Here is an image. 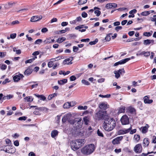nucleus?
Masks as SVG:
<instances>
[{
	"mask_svg": "<svg viewBox=\"0 0 156 156\" xmlns=\"http://www.w3.org/2000/svg\"><path fill=\"white\" fill-rule=\"evenodd\" d=\"M77 144L80 147L83 145L85 143V140L84 139H80L76 140Z\"/></svg>",
	"mask_w": 156,
	"mask_h": 156,
	"instance_id": "f3484780",
	"label": "nucleus"
},
{
	"mask_svg": "<svg viewBox=\"0 0 156 156\" xmlns=\"http://www.w3.org/2000/svg\"><path fill=\"white\" fill-rule=\"evenodd\" d=\"M24 99L28 102H31L33 101V98L31 96L27 97Z\"/></svg>",
	"mask_w": 156,
	"mask_h": 156,
	"instance_id": "2f4dec72",
	"label": "nucleus"
},
{
	"mask_svg": "<svg viewBox=\"0 0 156 156\" xmlns=\"http://www.w3.org/2000/svg\"><path fill=\"white\" fill-rule=\"evenodd\" d=\"M32 72V70L30 68H27L24 72V74L25 75H29Z\"/></svg>",
	"mask_w": 156,
	"mask_h": 156,
	"instance_id": "412c9836",
	"label": "nucleus"
},
{
	"mask_svg": "<svg viewBox=\"0 0 156 156\" xmlns=\"http://www.w3.org/2000/svg\"><path fill=\"white\" fill-rule=\"evenodd\" d=\"M79 50V48L78 47L74 46L73 47V51L74 52H76L77 51Z\"/></svg>",
	"mask_w": 156,
	"mask_h": 156,
	"instance_id": "680f3d73",
	"label": "nucleus"
},
{
	"mask_svg": "<svg viewBox=\"0 0 156 156\" xmlns=\"http://www.w3.org/2000/svg\"><path fill=\"white\" fill-rule=\"evenodd\" d=\"M42 42V40L41 39H38L36 40L35 42V44H39L41 43Z\"/></svg>",
	"mask_w": 156,
	"mask_h": 156,
	"instance_id": "de8ad7c7",
	"label": "nucleus"
},
{
	"mask_svg": "<svg viewBox=\"0 0 156 156\" xmlns=\"http://www.w3.org/2000/svg\"><path fill=\"white\" fill-rule=\"evenodd\" d=\"M125 108V107H122L119 108V112L122 113L124 112Z\"/></svg>",
	"mask_w": 156,
	"mask_h": 156,
	"instance_id": "c03bdc74",
	"label": "nucleus"
},
{
	"mask_svg": "<svg viewBox=\"0 0 156 156\" xmlns=\"http://www.w3.org/2000/svg\"><path fill=\"white\" fill-rule=\"evenodd\" d=\"M149 139L148 138H145L144 139L143 142L144 146L146 147L148 146L149 144Z\"/></svg>",
	"mask_w": 156,
	"mask_h": 156,
	"instance_id": "5701e85b",
	"label": "nucleus"
},
{
	"mask_svg": "<svg viewBox=\"0 0 156 156\" xmlns=\"http://www.w3.org/2000/svg\"><path fill=\"white\" fill-rule=\"evenodd\" d=\"M73 59V57H71L69 58L66 59L63 61V64L64 65L72 64V62H71Z\"/></svg>",
	"mask_w": 156,
	"mask_h": 156,
	"instance_id": "9d476101",
	"label": "nucleus"
},
{
	"mask_svg": "<svg viewBox=\"0 0 156 156\" xmlns=\"http://www.w3.org/2000/svg\"><path fill=\"white\" fill-rule=\"evenodd\" d=\"M23 77L24 76L23 74L17 73L15 76H13V79L14 82H17Z\"/></svg>",
	"mask_w": 156,
	"mask_h": 156,
	"instance_id": "0eeeda50",
	"label": "nucleus"
},
{
	"mask_svg": "<svg viewBox=\"0 0 156 156\" xmlns=\"http://www.w3.org/2000/svg\"><path fill=\"white\" fill-rule=\"evenodd\" d=\"M94 13L96 14L97 16H98L101 14V12L98 10H96L94 11Z\"/></svg>",
	"mask_w": 156,
	"mask_h": 156,
	"instance_id": "4d7b16f0",
	"label": "nucleus"
},
{
	"mask_svg": "<svg viewBox=\"0 0 156 156\" xmlns=\"http://www.w3.org/2000/svg\"><path fill=\"white\" fill-rule=\"evenodd\" d=\"M112 35V33H109L107 35L105 38V39L106 41H109L111 40L110 36Z\"/></svg>",
	"mask_w": 156,
	"mask_h": 156,
	"instance_id": "58836bf2",
	"label": "nucleus"
},
{
	"mask_svg": "<svg viewBox=\"0 0 156 156\" xmlns=\"http://www.w3.org/2000/svg\"><path fill=\"white\" fill-rule=\"evenodd\" d=\"M7 146H8V145H4L1 147H0V150L4 151L5 152L8 153H11L12 152L10 151L9 150L6 148Z\"/></svg>",
	"mask_w": 156,
	"mask_h": 156,
	"instance_id": "6ab92c4d",
	"label": "nucleus"
},
{
	"mask_svg": "<svg viewBox=\"0 0 156 156\" xmlns=\"http://www.w3.org/2000/svg\"><path fill=\"white\" fill-rule=\"evenodd\" d=\"M123 151L126 152H131V151L130 150L128 147H125L123 149Z\"/></svg>",
	"mask_w": 156,
	"mask_h": 156,
	"instance_id": "864d4df0",
	"label": "nucleus"
},
{
	"mask_svg": "<svg viewBox=\"0 0 156 156\" xmlns=\"http://www.w3.org/2000/svg\"><path fill=\"white\" fill-rule=\"evenodd\" d=\"M115 126V122L112 118L109 116L104 120L103 124L104 129L108 131L113 130Z\"/></svg>",
	"mask_w": 156,
	"mask_h": 156,
	"instance_id": "f257e3e1",
	"label": "nucleus"
},
{
	"mask_svg": "<svg viewBox=\"0 0 156 156\" xmlns=\"http://www.w3.org/2000/svg\"><path fill=\"white\" fill-rule=\"evenodd\" d=\"M109 116L106 111L99 110L94 114V117L96 120H99L104 119L105 120Z\"/></svg>",
	"mask_w": 156,
	"mask_h": 156,
	"instance_id": "7ed1b4c3",
	"label": "nucleus"
},
{
	"mask_svg": "<svg viewBox=\"0 0 156 156\" xmlns=\"http://www.w3.org/2000/svg\"><path fill=\"white\" fill-rule=\"evenodd\" d=\"M57 95V94L54 93L51 94H50L49 95V96L48 97V100H51L55 96H56Z\"/></svg>",
	"mask_w": 156,
	"mask_h": 156,
	"instance_id": "e433bc0d",
	"label": "nucleus"
},
{
	"mask_svg": "<svg viewBox=\"0 0 156 156\" xmlns=\"http://www.w3.org/2000/svg\"><path fill=\"white\" fill-rule=\"evenodd\" d=\"M132 128V126H131L128 129H123V130L124 131V132L125 133V134L129 133L130 131L131 130Z\"/></svg>",
	"mask_w": 156,
	"mask_h": 156,
	"instance_id": "ea45409f",
	"label": "nucleus"
},
{
	"mask_svg": "<svg viewBox=\"0 0 156 156\" xmlns=\"http://www.w3.org/2000/svg\"><path fill=\"white\" fill-rule=\"evenodd\" d=\"M149 12L148 11H145L142 12L141 13V14L143 16H147L150 14Z\"/></svg>",
	"mask_w": 156,
	"mask_h": 156,
	"instance_id": "37998d69",
	"label": "nucleus"
},
{
	"mask_svg": "<svg viewBox=\"0 0 156 156\" xmlns=\"http://www.w3.org/2000/svg\"><path fill=\"white\" fill-rule=\"evenodd\" d=\"M149 98V96H146L144 97V100L145 103L150 104L153 102V100L152 99H150Z\"/></svg>",
	"mask_w": 156,
	"mask_h": 156,
	"instance_id": "4468645a",
	"label": "nucleus"
},
{
	"mask_svg": "<svg viewBox=\"0 0 156 156\" xmlns=\"http://www.w3.org/2000/svg\"><path fill=\"white\" fill-rule=\"evenodd\" d=\"M7 66L4 64H0V68L2 70H5L7 68Z\"/></svg>",
	"mask_w": 156,
	"mask_h": 156,
	"instance_id": "f704fd0d",
	"label": "nucleus"
},
{
	"mask_svg": "<svg viewBox=\"0 0 156 156\" xmlns=\"http://www.w3.org/2000/svg\"><path fill=\"white\" fill-rule=\"evenodd\" d=\"M130 60V58H125L123 59H122V60H120V61L118 62H119V65H121L125 64L127 62H128Z\"/></svg>",
	"mask_w": 156,
	"mask_h": 156,
	"instance_id": "aec40b11",
	"label": "nucleus"
},
{
	"mask_svg": "<svg viewBox=\"0 0 156 156\" xmlns=\"http://www.w3.org/2000/svg\"><path fill=\"white\" fill-rule=\"evenodd\" d=\"M105 7L108 9L112 8V3H108L106 5Z\"/></svg>",
	"mask_w": 156,
	"mask_h": 156,
	"instance_id": "a18cd8bd",
	"label": "nucleus"
},
{
	"mask_svg": "<svg viewBox=\"0 0 156 156\" xmlns=\"http://www.w3.org/2000/svg\"><path fill=\"white\" fill-rule=\"evenodd\" d=\"M153 152H148L147 154H145L144 153H142L141 154H140L139 155H135V156H146L148 154H149L152 153Z\"/></svg>",
	"mask_w": 156,
	"mask_h": 156,
	"instance_id": "603ef678",
	"label": "nucleus"
},
{
	"mask_svg": "<svg viewBox=\"0 0 156 156\" xmlns=\"http://www.w3.org/2000/svg\"><path fill=\"white\" fill-rule=\"evenodd\" d=\"M128 110L131 113H133L135 111V109L131 107H129L128 108Z\"/></svg>",
	"mask_w": 156,
	"mask_h": 156,
	"instance_id": "4c0bfd02",
	"label": "nucleus"
},
{
	"mask_svg": "<svg viewBox=\"0 0 156 156\" xmlns=\"http://www.w3.org/2000/svg\"><path fill=\"white\" fill-rule=\"evenodd\" d=\"M143 44L145 45H149L151 44L153 45L154 44V40H153L147 39L144 41Z\"/></svg>",
	"mask_w": 156,
	"mask_h": 156,
	"instance_id": "ddd939ff",
	"label": "nucleus"
},
{
	"mask_svg": "<svg viewBox=\"0 0 156 156\" xmlns=\"http://www.w3.org/2000/svg\"><path fill=\"white\" fill-rule=\"evenodd\" d=\"M66 39V38L65 37H62L61 38H58L57 40V42L59 43H62L63 41H65Z\"/></svg>",
	"mask_w": 156,
	"mask_h": 156,
	"instance_id": "7c9ffc66",
	"label": "nucleus"
},
{
	"mask_svg": "<svg viewBox=\"0 0 156 156\" xmlns=\"http://www.w3.org/2000/svg\"><path fill=\"white\" fill-rule=\"evenodd\" d=\"M48 31V29L46 28H44L41 29V31L43 33H45Z\"/></svg>",
	"mask_w": 156,
	"mask_h": 156,
	"instance_id": "774afa93",
	"label": "nucleus"
},
{
	"mask_svg": "<svg viewBox=\"0 0 156 156\" xmlns=\"http://www.w3.org/2000/svg\"><path fill=\"white\" fill-rule=\"evenodd\" d=\"M58 132L56 130H54L52 131L51 133V136L52 138L55 137L58 134Z\"/></svg>",
	"mask_w": 156,
	"mask_h": 156,
	"instance_id": "b1692460",
	"label": "nucleus"
},
{
	"mask_svg": "<svg viewBox=\"0 0 156 156\" xmlns=\"http://www.w3.org/2000/svg\"><path fill=\"white\" fill-rule=\"evenodd\" d=\"M40 100L44 101L46 100V97L43 94L40 95Z\"/></svg>",
	"mask_w": 156,
	"mask_h": 156,
	"instance_id": "0e129e2a",
	"label": "nucleus"
},
{
	"mask_svg": "<svg viewBox=\"0 0 156 156\" xmlns=\"http://www.w3.org/2000/svg\"><path fill=\"white\" fill-rule=\"evenodd\" d=\"M10 82V80H9V79L8 78L6 79L4 81H3L2 83L3 84H5L7 83H9Z\"/></svg>",
	"mask_w": 156,
	"mask_h": 156,
	"instance_id": "bf43d9fd",
	"label": "nucleus"
},
{
	"mask_svg": "<svg viewBox=\"0 0 156 156\" xmlns=\"http://www.w3.org/2000/svg\"><path fill=\"white\" fill-rule=\"evenodd\" d=\"M82 83L84 84L85 85H89L90 84V83L89 82L86 80H83L81 81Z\"/></svg>",
	"mask_w": 156,
	"mask_h": 156,
	"instance_id": "a19ab883",
	"label": "nucleus"
},
{
	"mask_svg": "<svg viewBox=\"0 0 156 156\" xmlns=\"http://www.w3.org/2000/svg\"><path fill=\"white\" fill-rule=\"evenodd\" d=\"M83 120L85 124L86 125H87L90 121V118L88 116H85L83 118Z\"/></svg>",
	"mask_w": 156,
	"mask_h": 156,
	"instance_id": "393cba45",
	"label": "nucleus"
},
{
	"mask_svg": "<svg viewBox=\"0 0 156 156\" xmlns=\"http://www.w3.org/2000/svg\"><path fill=\"white\" fill-rule=\"evenodd\" d=\"M76 79V77L74 76H72L70 77V80L71 81H73Z\"/></svg>",
	"mask_w": 156,
	"mask_h": 156,
	"instance_id": "052dcab7",
	"label": "nucleus"
},
{
	"mask_svg": "<svg viewBox=\"0 0 156 156\" xmlns=\"http://www.w3.org/2000/svg\"><path fill=\"white\" fill-rule=\"evenodd\" d=\"M76 123L78 124V125L76 126L77 129H79L80 127L82 124V119L81 118H76L74 120H71L70 123L71 124H74V123Z\"/></svg>",
	"mask_w": 156,
	"mask_h": 156,
	"instance_id": "20e7f679",
	"label": "nucleus"
},
{
	"mask_svg": "<svg viewBox=\"0 0 156 156\" xmlns=\"http://www.w3.org/2000/svg\"><path fill=\"white\" fill-rule=\"evenodd\" d=\"M87 106H79L78 107V108L80 110H85L87 109Z\"/></svg>",
	"mask_w": 156,
	"mask_h": 156,
	"instance_id": "72a5a7b5",
	"label": "nucleus"
},
{
	"mask_svg": "<svg viewBox=\"0 0 156 156\" xmlns=\"http://www.w3.org/2000/svg\"><path fill=\"white\" fill-rule=\"evenodd\" d=\"M118 133L119 135L124 134H125V133L124 132V131L123 129H120Z\"/></svg>",
	"mask_w": 156,
	"mask_h": 156,
	"instance_id": "69168bd1",
	"label": "nucleus"
},
{
	"mask_svg": "<svg viewBox=\"0 0 156 156\" xmlns=\"http://www.w3.org/2000/svg\"><path fill=\"white\" fill-rule=\"evenodd\" d=\"M142 147L141 144H136L134 148L133 151L137 154H140L142 151Z\"/></svg>",
	"mask_w": 156,
	"mask_h": 156,
	"instance_id": "423d86ee",
	"label": "nucleus"
},
{
	"mask_svg": "<svg viewBox=\"0 0 156 156\" xmlns=\"http://www.w3.org/2000/svg\"><path fill=\"white\" fill-rule=\"evenodd\" d=\"M27 117L22 116L19 117L18 118V120H25L27 119Z\"/></svg>",
	"mask_w": 156,
	"mask_h": 156,
	"instance_id": "6e6d98bb",
	"label": "nucleus"
},
{
	"mask_svg": "<svg viewBox=\"0 0 156 156\" xmlns=\"http://www.w3.org/2000/svg\"><path fill=\"white\" fill-rule=\"evenodd\" d=\"M55 40L54 39H51V38H46L44 41V42L45 44L52 43L54 42Z\"/></svg>",
	"mask_w": 156,
	"mask_h": 156,
	"instance_id": "a211bd4d",
	"label": "nucleus"
},
{
	"mask_svg": "<svg viewBox=\"0 0 156 156\" xmlns=\"http://www.w3.org/2000/svg\"><path fill=\"white\" fill-rule=\"evenodd\" d=\"M122 125H126L129 124V119L128 116L126 115H123L120 119Z\"/></svg>",
	"mask_w": 156,
	"mask_h": 156,
	"instance_id": "39448f33",
	"label": "nucleus"
},
{
	"mask_svg": "<svg viewBox=\"0 0 156 156\" xmlns=\"http://www.w3.org/2000/svg\"><path fill=\"white\" fill-rule=\"evenodd\" d=\"M36 58H37V56H35L34 58H33L30 59H28V60L26 61L25 62V63L26 64L28 63H30L32 62H33Z\"/></svg>",
	"mask_w": 156,
	"mask_h": 156,
	"instance_id": "c9c22d12",
	"label": "nucleus"
},
{
	"mask_svg": "<svg viewBox=\"0 0 156 156\" xmlns=\"http://www.w3.org/2000/svg\"><path fill=\"white\" fill-rule=\"evenodd\" d=\"M134 140L136 142H138L140 139V136L138 134H135L133 137Z\"/></svg>",
	"mask_w": 156,
	"mask_h": 156,
	"instance_id": "c756f323",
	"label": "nucleus"
},
{
	"mask_svg": "<svg viewBox=\"0 0 156 156\" xmlns=\"http://www.w3.org/2000/svg\"><path fill=\"white\" fill-rule=\"evenodd\" d=\"M97 134L99 136H101V137H103V133L100 131L99 129H98L97 131Z\"/></svg>",
	"mask_w": 156,
	"mask_h": 156,
	"instance_id": "8fccbe9b",
	"label": "nucleus"
},
{
	"mask_svg": "<svg viewBox=\"0 0 156 156\" xmlns=\"http://www.w3.org/2000/svg\"><path fill=\"white\" fill-rule=\"evenodd\" d=\"M20 23V22L18 20H15L14 21H12L11 23V25H13L17 24H19Z\"/></svg>",
	"mask_w": 156,
	"mask_h": 156,
	"instance_id": "3c124183",
	"label": "nucleus"
},
{
	"mask_svg": "<svg viewBox=\"0 0 156 156\" xmlns=\"http://www.w3.org/2000/svg\"><path fill=\"white\" fill-rule=\"evenodd\" d=\"M42 18V16H32L30 19V21L31 22H35L39 21Z\"/></svg>",
	"mask_w": 156,
	"mask_h": 156,
	"instance_id": "f8f14e48",
	"label": "nucleus"
},
{
	"mask_svg": "<svg viewBox=\"0 0 156 156\" xmlns=\"http://www.w3.org/2000/svg\"><path fill=\"white\" fill-rule=\"evenodd\" d=\"M81 15L83 17L85 18L87 16V13L84 12L82 13Z\"/></svg>",
	"mask_w": 156,
	"mask_h": 156,
	"instance_id": "338daca9",
	"label": "nucleus"
},
{
	"mask_svg": "<svg viewBox=\"0 0 156 156\" xmlns=\"http://www.w3.org/2000/svg\"><path fill=\"white\" fill-rule=\"evenodd\" d=\"M67 82V79H63L62 80H58V83L61 85H63L64 84L66 83Z\"/></svg>",
	"mask_w": 156,
	"mask_h": 156,
	"instance_id": "4be33fe9",
	"label": "nucleus"
},
{
	"mask_svg": "<svg viewBox=\"0 0 156 156\" xmlns=\"http://www.w3.org/2000/svg\"><path fill=\"white\" fill-rule=\"evenodd\" d=\"M153 32L152 31L151 32H144L143 33V35L145 36L149 37L151 36L152 33Z\"/></svg>",
	"mask_w": 156,
	"mask_h": 156,
	"instance_id": "c85d7f7f",
	"label": "nucleus"
},
{
	"mask_svg": "<svg viewBox=\"0 0 156 156\" xmlns=\"http://www.w3.org/2000/svg\"><path fill=\"white\" fill-rule=\"evenodd\" d=\"M120 74H121L122 73H125V70L124 69H119L118 71H117Z\"/></svg>",
	"mask_w": 156,
	"mask_h": 156,
	"instance_id": "09e8293b",
	"label": "nucleus"
},
{
	"mask_svg": "<svg viewBox=\"0 0 156 156\" xmlns=\"http://www.w3.org/2000/svg\"><path fill=\"white\" fill-rule=\"evenodd\" d=\"M16 36V33L12 34H10V37H7V39L8 40L10 39V38L14 39L15 38Z\"/></svg>",
	"mask_w": 156,
	"mask_h": 156,
	"instance_id": "cd10ccee",
	"label": "nucleus"
},
{
	"mask_svg": "<svg viewBox=\"0 0 156 156\" xmlns=\"http://www.w3.org/2000/svg\"><path fill=\"white\" fill-rule=\"evenodd\" d=\"M108 105H107V103L103 102L100 103L99 105V108L102 110H105L107 108H108Z\"/></svg>",
	"mask_w": 156,
	"mask_h": 156,
	"instance_id": "9b49d317",
	"label": "nucleus"
},
{
	"mask_svg": "<svg viewBox=\"0 0 156 156\" xmlns=\"http://www.w3.org/2000/svg\"><path fill=\"white\" fill-rule=\"evenodd\" d=\"M53 63L52 62V61H50L48 63V66L49 68L51 67L53 65Z\"/></svg>",
	"mask_w": 156,
	"mask_h": 156,
	"instance_id": "5fc2aeb1",
	"label": "nucleus"
},
{
	"mask_svg": "<svg viewBox=\"0 0 156 156\" xmlns=\"http://www.w3.org/2000/svg\"><path fill=\"white\" fill-rule=\"evenodd\" d=\"M72 116V114L70 113H68L64 115L62 120V122H65L67 120L69 119Z\"/></svg>",
	"mask_w": 156,
	"mask_h": 156,
	"instance_id": "2eb2a0df",
	"label": "nucleus"
},
{
	"mask_svg": "<svg viewBox=\"0 0 156 156\" xmlns=\"http://www.w3.org/2000/svg\"><path fill=\"white\" fill-rule=\"evenodd\" d=\"M94 145L90 144L85 146L81 150V152L86 155H89L92 153L94 149Z\"/></svg>",
	"mask_w": 156,
	"mask_h": 156,
	"instance_id": "f03ea898",
	"label": "nucleus"
},
{
	"mask_svg": "<svg viewBox=\"0 0 156 156\" xmlns=\"http://www.w3.org/2000/svg\"><path fill=\"white\" fill-rule=\"evenodd\" d=\"M13 97V95H12L9 94L6 96H5L3 97V100H5L6 99L9 100Z\"/></svg>",
	"mask_w": 156,
	"mask_h": 156,
	"instance_id": "a878e982",
	"label": "nucleus"
},
{
	"mask_svg": "<svg viewBox=\"0 0 156 156\" xmlns=\"http://www.w3.org/2000/svg\"><path fill=\"white\" fill-rule=\"evenodd\" d=\"M150 55V51H144V55L146 57H147L149 56Z\"/></svg>",
	"mask_w": 156,
	"mask_h": 156,
	"instance_id": "e2e57ef3",
	"label": "nucleus"
},
{
	"mask_svg": "<svg viewBox=\"0 0 156 156\" xmlns=\"http://www.w3.org/2000/svg\"><path fill=\"white\" fill-rule=\"evenodd\" d=\"M98 41V40L97 39H96L94 41H93L90 42L89 43V44L91 45H94L96 44Z\"/></svg>",
	"mask_w": 156,
	"mask_h": 156,
	"instance_id": "49530a36",
	"label": "nucleus"
},
{
	"mask_svg": "<svg viewBox=\"0 0 156 156\" xmlns=\"http://www.w3.org/2000/svg\"><path fill=\"white\" fill-rule=\"evenodd\" d=\"M87 0H80L78 2L79 5H83L87 3Z\"/></svg>",
	"mask_w": 156,
	"mask_h": 156,
	"instance_id": "473e14b6",
	"label": "nucleus"
},
{
	"mask_svg": "<svg viewBox=\"0 0 156 156\" xmlns=\"http://www.w3.org/2000/svg\"><path fill=\"white\" fill-rule=\"evenodd\" d=\"M123 136H122L117 137L112 140V143L114 145L119 144Z\"/></svg>",
	"mask_w": 156,
	"mask_h": 156,
	"instance_id": "1a4fd4ad",
	"label": "nucleus"
},
{
	"mask_svg": "<svg viewBox=\"0 0 156 156\" xmlns=\"http://www.w3.org/2000/svg\"><path fill=\"white\" fill-rule=\"evenodd\" d=\"M77 143L76 140L75 141H72V142L71 144L72 148L74 150H77L80 147V146L78 145Z\"/></svg>",
	"mask_w": 156,
	"mask_h": 156,
	"instance_id": "6e6552de",
	"label": "nucleus"
},
{
	"mask_svg": "<svg viewBox=\"0 0 156 156\" xmlns=\"http://www.w3.org/2000/svg\"><path fill=\"white\" fill-rule=\"evenodd\" d=\"M6 55L5 52H0V57L3 58Z\"/></svg>",
	"mask_w": 156,
	"mask_h": 156,
	"instance_id": "13d9d810",
	"label": "nucleus"
},
{
	"mask_svg": "<svg viewBox=\"0 0 156 156\" xmlns=\"http://www.w3.org/2000/svg\"><path fill=\"white\" fill-rule=\"evenodd\" d=\"M114 73L115 74V76L116 78L118 79L120 77V74L117 71H115Z\"/></svg>",
	"mask_w": 156,
	"mask_h": 156,
	"instance_id": "79ce46f5",
	"label": "nucleus"
},
{
	"mask_svg": "<svg viewBox=\"0 0 156 156\" xmlns=\"http://www.w3.org/2000/svg\"><path fill=\"white\" fill-rule=\"evenodd\" d=\"M72 106L71 105V103L67 102L66 103L63 105V107L64 108H68Z\"/></svg>",
	"mask_w": 156,
	"mask_h": 156,
	"instance_id": "bb28decb",
	"label": "nucleus"
},
{
	"mask_svg": "<svg viewBox=\"0 0 156 156\" xmlns=\"http://www.w3.org/2000/svg\"><path fill=\"white\" fill-rule=\"evenodd\" d=\"M149 126L147 124H146L144 126L142 127L140 129L142 132L143 133H146L148 130V128H149Z\"/></svg>",
	"mask_w": 156,
	"mask_h": 156,
	"instance_id": "dca6fc26",
	"label": "nucleus"
}]
</instances>
